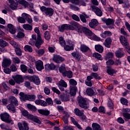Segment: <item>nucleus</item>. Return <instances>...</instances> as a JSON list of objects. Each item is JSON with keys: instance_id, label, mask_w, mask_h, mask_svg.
Segmentation results:
<instances>
[{"instance_id": "41", "label": "nucleus", "mask_w": 130, "mask_h": 130, "mask_svg": "<svg viewBox=\"0 0 130 130\" xmlns=\"http://www.w3.org/2000/svg\"><path fill=\"white\" fill-rule=\"evenodd\" d=\"M80 49L81 51H83V52H87V51L89 50V48L85 45H81Z\"/></svg>"}, {"instance_id": "44", "label": "nucleus", "mask_w": 130, "mask_h": 130, "mask_svg": "<svg viewBox=\"0 0 130 130\" xmlns=\"http://www.w3.org/2000/svg\"><path fill=\"white\" fill-rule=\"evenodd\" d=\"M27 108L30 110H32V111H36L37 110L36 106L32 105L30 104H27Z\"/></svg>"}, {"instance_id": "1", "label": "nucleus", "mask_w": 130, "mask_h": 130, "mask_svg": "<svg viewBox=\"0 0 130 130\" xmlns=\"http://www.w3.org/2000/svg\"><path fill=\"white\" fill-rule=\"evenodd\" d=\"M83 32L85 34L86 36H88V38L89 39H91V40H94L95 41H97L99 40V38L97 37L95 34H93L92 31L89 29V28L84 27L83 28Z\"/></svg>"}, {"instance_id": "26", "label": "nucleus", "mask_w": 130, "mask_h": 130, "mask_svg": "<svg viewBox=\"0 0 130 130\" xmlns=\"http://www.w3.org/2000/svg\"><path fill=\"white\" fill-rule=\"evenodd\" d=\"M45 70L48 71L49 70H55V65L54 64L51 63V64H47L45 66Z\"/></svg>"}, {"instance_id": "20", "label": "nucleus", "mask_w": 130, "mask_h": 130, "mask_svg": "<svg viewBox=\"0 0 130 130\" xmlns=\"http://www.w3.org/2000/svg\"><path fill=\"white\" fill-rule=\"evenodd\" d=\"M7 27L9 29V31L11 34H16V29L13 24L9 23L7 25Z\"/></svg>"}, {"instance_id": "38", "label": "nucleus", "mask_w": 130, "mask_h": 130, "mask_svg": "<svg viewBox=\"0 0 130 130\" xmlns=\"http://www.w3.org/2000/svg\"><path fill=\"white\" fill-rule=\"evenodd\" d=\"M92 126L93 130H102V128H101V126H100V125L96 123H92Z\"/></svg>"}, {"instance_id": "27", "label": "nucleus", "mask_w": 130, "mask_h": 130, "mask_svg": "<svg viewBox=\"0 0 130 130\" xmlns=\"http://www.w3.org/2000/svg\"><path fill=\"white\" fill-rule=\"evenodd\" d=\"M92 79V78L91 76H88L87 77V79L85 80V84L86 86H88V87H92V82L91 81V80Z\"/></svg>"}, {"instance_id": "22", "label": "nucleus", "mask_w": 130, "mask_h": 130, "mask_svg": "<svg viewBox=\"0 0 130 130\" xmlns=\"http://www.w3.org/2000/svg\"><path fill=\"white\" fill-rule=\"evenodd\" d=\"M71 120L72 121V122L73 123V124H74V125H76V126H77V127L79 129H83V128H82V127L81 126V125H80V124H79V123H78V122L77 121V120H76V119H75V118H74V117H71Z\"/></svg>"}, {"instance_id": "54", "label": "nucleus", "mask_w": 130, "mask_h": 130, "mask_svg": "<svg viewBox=\"0 0 130 130\" xmlns=\"http://www.w3.org/2000/svg\"><path fill=\"white\" fill-rule=\"evenodd\" d=\"M83 28L84 27H83V26L78 24V25L76 27V28L75 29H76V31H77V32H78V33H82Z\"/></svg>"}, {"instance_id": "49", "label": "nucleus", "mask_w": 130, "mask_h": 130, "mask_svg": "<svg viewBox=\"0 0 130 130\" xmlns=\"http://www.w3.org/2000/svg\"><path fill=\"white\" fill-rule=\"evenodd\" d=\"M107 73L109 74V75H110V76H112L114 73H115V71L114 70L112 69V68H109V67L107 66Z\"/></svg>"}, {"instance_id": "61", "label": "nucleus", "mask_w": 130, "mask_h": 130, "mask_svg": "<svg viewBox=\"0 0 130 130\" xmlns=\"http://www.w3.org/2000/svg\"><path fill=\"white\" fill-rule=\"evenodd\" d=\"M20 69L23 73H26L27 72V66L24 64L20 66Z\"/></svg>"}, {"instance_id": "17", "label": "nucleus", "mask_w": 130, "mask_h": 130, "mask_svg": "<svg viewBox=\"0 0 130 130\" xmlns=\"http://www.w3.org/2000/svg\"><path fill=\"white\" fill-rule=\"evenodd\" d=\"M102 21L104 22V23H106L107 25H113V24H114V20L112 19L103 18H102Z\"/></svg>"}, {"instance_id": "62", "label": "nucleus", "mask_w": 130, "mask_h": 130, "mask_svg": "<svg viewBox=\"0 0 130 130\" xmlns=\"http://www.w3.org/2000/svg\"><path fill=\"white\" fill-rule=\"evenodd\" d=\"M16 37H17V38H23L25 37V34H23V32L19 31V32L18 33V34H17Z\"/></svg>"}, {"instance_id": "2", "label": "nucleus", "mask_w": 130, "mask_h": 130, "mask_svg": "<svg viewBox=\"0 0 130 130\" xmlns=\"http://www.w3.org/2000/svg\"><path fill=\"white\" fill-rule=\"evenodd\" d=\"M35 32L38 34L37 35V40L35 43V46L39 49L41 47V45L43 44V40L41 39V36H40V31L38 27L35 28Z\"/></svg>"}, {"instance_id": "45", "label": "nucleus", "mask_w": 130, "mask_h": 130, "mask_svg": "<svg viewBox=\"0 0 130 130\" xmlns=\"http://www.w3.org/2000/svg\"><path fill=\"white\" fill-rule=\"evenodd\" d=\"M44 38L46 40L49 41L50 40V34L48 31H46L44 32Z\"/></svg>"}, {"instance_id": "53", "label": "nucleus", "mask_w": 130, "mask_h": 130, "mask_svg": "<svg viewBox=\"0 0 130 130\" xmlns=\"http://www.w3.org/2000/svg\"><path fill=\"white\" fill-rule=\"evenodd\" d=\"M19 95L20 96L21 98L23 99V100H27L28 94H25L24 92H20Z\"/></svg>"}, {"instance_id": "42", "label": "nucleus", "mask_w": 130, "mask_h": 130, "mask_svg": "<svg viewBox=\"0 0 130 130\" xmlns=\"http://www.w3.org/2000/svg\"><path fill=\"white\" fill-rule=\"evenodd\" d=\"M63 47L66 51H71V50H74V47L72 46H70L69 45H65Z\"/></svg>"}, {"instance_id": "59", "label": "nucleus", "mask_w": 130, "mask_h": 130, "mask_svg": "<svg viewBox=\"0 0 130 130\" xmlns=\"http://www.w3.org/2000/svg\"><path fill=\"white\" fill-rule=\"evenodd\" d=\"M17 21L19 23H21V24H24V23H26V20L22 16L19 17L17 18Z\"/></svg>"}, {"instance_id": "43", "label": "nucleus", "mask_w": 130, "mask_h": 130, "mask_svg": "<svg viewBox=\"0 0 130 130\" xmlns=\"http://www.w3.org/2000/svg\"><path fill=\"white\" fill-rule=\"evenodd\" d=\"M36 98V96L34 94L32 95H27V98L26 100H28V101H34Z\"/></svg>"}, {"instance_id": "24", "label": "nucleus", "mask_w": 130, "mask_h": 130, "mask_svg": "<svg viewBox=\"0 0 130 130\" xmlns=\"http://www.w3.org/2000/svg\"><path fill=\"white\" fill-rule=\"evenodd\" d=\"M38 112L42 115H45V116H48L50 114V112L47 110L41 109L38 110Z\"/></svg>"}, {"instance_id": "5", "label": "nucleus", "mask_w": 130, "mask_h": 130, "mask_svg": "<svg viewBox=\"0 0 130 130\" xmlns=\"http://www.w3.org/2000/svg\"><path fill=\"white\" fill-rule=\"evenodd\" d=\"M10 44L12 45L15 48V52L17 54V55H19V56H21L22 55V51H21V48H20V45L17 43V42L11 41H10Z\"/></svg>"}, {"instance_id": "6", "label": "nucleus", "mask_w": 130, "mask_h": 130, "mask_svg": "<svg viewBox=\"0 0 130 130\" xmlns=\"http://www.w3.org/2000/svg\"><path fill=\"white\" fill-rule=\"evenodd\" d=\"M40 10L42 12H44L45 15H49L50 17L53 15V12H54L52 8H46L45 6H42Z\"/></svg>"}, {"instance_id": "32", "label": "nucleus", "mask_w": 130, "mask_h": 130, "mask_svg": "<svg viewBox=\"0 0 130 130\" xmlns=\"http://www.w3.org/2000/svg\"><path fill=\"white\" fill-rule=\"evenodd\" d=\"M86 94L88 95V96H93V95H96V93L95 92H94V90L91 88H88L86 89Z\"/></svg>"}, {"instance_id": "18", "label": "nucleus", "mask_w": 130, "mask_h": 130, "mask_svg": "<svg viewBox=\"0 0 130 130\" xmlns=\"http://www.w3.org/2000/svg\"><path fill=\"white\" fill-rule=\"evenodd\" d=\"M9 101L11 104H14L15 106H18V100L15 96H9Z\"/></svg>"}, {"instance_id": "11", "label": "nucleus", "mask_w": 130, "mask_h": 130, "mask_svg": "<svg viewBox=\"0 0 130 130\" xmlns=\"http://www.w3.org/2000/svg\"><path fill=\"white\" fill-rule=\"evenodd\" d=\"M14 81L16 84H21V83L24 82V78L21 75H16L14 78Z\"/></svg>"}, {"instance_id": "33", "label": "nucleus", "mask_w": 130, "mask_h": 130, "mask_svg": "<svg viewBox=\"0 0 130 130\" xmlns=\"http://www.w3.org/2000/svg\"><path fill=\"white\" fill-rule=\"evenodd\" d=\"M80 18L83 23H87V20L86 19V18H88L89 17L88 15L83 13L80 15Z\"/></svg>"}, {"instance_id": "52", "label": "nucleus", "mask_w": 130, "mask_h": 130, "mask_svg": "<svg viewBox=\"0 0 130 130\" xmlns=\"http://www.w3.org/2000/svg\"><path fill=\"white\" fill-rule=\"evenodd\" d=\"M102 56L98 53H94L93 54V57H95V58H97V59H99L100 60H102V59H101Z\"/></svg>"}, {"instance_id": "56", "label": "nucleus", "mask_w": 130, "mask_h": 130, "mask_svg": "<svg viewBox=\"0 0 130 130\" xmlns=\"http://www.w3.org/2000/svg\"><path fill=\"white\" fill-rule=\"evenodd\" d=\"M36 51L38 55H39L40 56L41 55H43V54H44V53L45 52V51H44V49L37 50H36Z\"/></svg>"}, {"instance_id": "35", "label": "nucleus", "mask_w": 130, "mask_h": 130, "mask_svg": "<svg viewBox=\"0 0 130 130\" xmlns=\"http://www.w3.org/2000/svg\"><path fill=\"white\" fill-rule=\"evenodd\" d=\"M22 28H23L24 30H27L28 31H32V29H33L32 26L29 24H23Z\"/></svg>"}, {"instance_id": "57", "label": "nucleus", "mask_w": 130, "mask_h": 130, "mask_svg": "<svg viewBox=\"0 0 130 130\" xmlns=\"http://www.w3.org/2000/svg\"><path fill=\"white\" fill-rule=\"evenodd\" d=\"M66 77H68V78H69L71 79L73 77V72L71 71H66Z\"/></svg>"}, {"instance_id": "7", "label": "nucleus", "mask_w": 130, "mask_h": 130, "mask_svg": "<svg viewBox=\"0 0 130 130\" xmlns=\"http://www.w3.org/2000/svg\"><path fill=\"white\" fill-rule=\"evenodd\" d=\"M91 8L96 16H98L99 17H102L103 13H102L101 9L95 6H92Z\"/></svg>"}, {"instance_id": "39", "label": "nucleus", "mask_w": 130, "mask_h": 130, "mask_svg": "<svg viewBox=\"0 0 130 130\" xmlns=\"http://www.w3.org/2000/svg\"><path fill=\"white\" fill-rule=\"evenodd\" d=\"M59 71L60 73H61L63 77H66V72H67V70L66 69V67L64 66H61L59 69Z\"/></svg>"}, {"instance_id": "9", "label": "nucleus", "mask_w": 130, "mask_h": 130, "mask_svg": "<svg viewBox=\"0 0 130 130\" xmlns=\"http://www.w3.org/2000/svg\"><path fill=\"white\" fill-rule=\"evenodd\" d=\"M53 60L56 63H60V62L64 61V58L58 55H54Z\"/></svg>"}, {"instance_id": "51", "label": "nucleus", "mask_w": 130, "mask_h": 130, "mask_svg": "<svg viewBox=\"0 0 130 130\" xmlns=\"http://www.w3.org/2000/svg\"><path fill=\"white\" fill-rule=\"evenodd\" d=\"M24 50L25 51H28L29 52H32V51H33V49H32V47L29 45L25 46Z\"/></svg>"}, {"instance_id": "63", "label": "nucleus", "mask_w": 130, "mask_h": 130, "mask_svg": "<svg viewBox=\"0 0 130 130\" xmlns=\"http://www.w3.org/2000/svg\"><path fill=\"white\" fill-rule=\"evenodd\" d=\"M21 17L26 21L30 17V15L27 13H23L21 15Z\"/></svg>"}, {"instance_id": "31", "label": "nucleus", "mask_w": 130, "mask_h": 130, "mask_svg": "<svg viewBox=\"0 0 130 130\" xmlns=\"http://www.w3.org/2000/svg\"><path fill=\"white\" fill-rule=\"evenodd\" d=\"M59 29L60 32H63L64 30H68V29L70 30L69 24H63L59 28Z\"/></svg>"}, {"instance_id": "10", "label": "nucleus", "mask_w": 130, "mask_h": 130, "mask_svg": "<svg viewBox=\"0 0 130 130\" xmlns=\"http://www.w3.org/2000/svg\"><path fill=\"white\" fill-rule=\"evenodd\" d=\"M28 119H30V120H32L34 122H36V123H38V124H41V121L38 119V118L35 116H34L31 114H29L27 116Z\"/></svg>"}, {"instance_id": "58", "label": "nucleus", "mask_w": 130, "mask_h": 130, "mask_svg": "<svg viewBox=\"0 0 130 130\" xmlns=\"http://www.w3.org/2000/svg\"><path fill=\"white\" fill-rule=\"evenodd\" d=\"M120 102L123 105H126L127 106V103L128 102L127 101V100L125 98H121L120 99Z\"/></svg>"}, {"instance_id": "60", "label": "nucleus", "mask_w": 130, "mask_h": 130, "mask_svg": "<svg viewBox=\"0 0 130 130\" xmlns=\"http://www.w3.org/2000/svg\"><path fill=\"white\" fill-rule=\"evenodd\" d=\"M70 85L71 86H77V81L73 79H71L69 81Z\"/></svg>"}, {"instance_id": "15", "label": "nucleus", "mask_w": 130, "mask_h": 130, "mask_svg": "<svg viewBox=\"0 0 130 130\" xmlns=\"http://www.w3.org/2000/svg\"><path fill=\"white\" fill-rule=\"evenodd\" d=\"M69 24V30H75L77 26H79V23L76 21H71Z\"/></svg>"}, {"instance_id": "47", "label": "nucleus", "mask_w": 130, "mask_h": 130, "mask_svg": "<svg viewBox=\"0 0 130 130\" xmlns=\"http://www.w3.org/2000/svg\"><path fill=\"white\" fill-rule=\"evenodd\" d=\"M113 53L108 52L105 56V59L106 60H107L108 59H109V58H113Z\"/></svg>"}, {"instance_id": "50", "label": "nucleus", "mask_w": 130, "mask_h": 130, "mask_svg": "<svg viewBox=\"0 0 130 130\" xmlns=\"http://www.w3.org/2000/svg\"><path fill=\"white\" fill-rule=\"evenodd\" d=\"M74 112L78 116H80V115H82L83 114V112L80 110L78 108L75 109Z\"/></svg>"}, {"instance_id": "21", "label": "nucleus", "mask_w": 130, "mask_h": 130, "mask_svg": "<svg viewBox=\"0 0 130 130\" xmlns=\"http://www.w3.org/2000/svg\"><path fill=\"white\" fill-rule=\"evenodd\" d=\"M122 49H123L120 48L116 51L115 54L117 57L120 58L124 56V53L122 51Z\"/></svg>"}, {"instance_id": "36", "label": "nucleus", "mask_w": 130, "mask_h": 130, "mask_svg": "<svg viewBox=\"0 0 130 130\" xmlns=\"http://www.w3.org/2000/svg\"><path fill=\"white\" fill-rule=\"evenodd\" d=\"M58 86H60L61 87L67 88L68 87V84H67V82H66L64 80L61 79L60 81L58 82Z\"/></svg>"}, {"instance_id": "55", "label": "nucleus", "mask_w": 130, "mask_h": 130, "mask_svg": "<svg viewBox=\"0 0 130 130\" xmlns=\"http://www.w3.org/2000/svg\"><path fill=\"white\" fill-rule=\"evenodd\" d=\"M72 56H74L76 59L79 60L80 58H81V56L79 54L77 53L76 52H73L72 53Z\"/></svg>"}, {"instance_id": "40", "label": "nucleus", "mask_w": 130, "mask_h": 130, "mask_svg": "<svg viewBox=\"0 0 130 130\" xmlns=\"http://www.w3.org/2000/svg\"><path fill=\"white\" fill-rule=\"evenodd\" d=\"M59 44L62 47H63V46H64V45H66V41H64L62 37H60L59 38Z\"/></svg>"}, {"instance_id": "30", "label": "nucleus", "mask_w": 130, "mask_h": 130, "mask_svg": "<svg viewBox=\"0 0 130 130\" xmlns=\"http://www.w3.org/2000/svg\"><path fill=\"white\" fill-rule=\"evenodd\" d=\"M95 49L96 50V51L100 52V53H102L104 50V48L101 45H96L95 46Z\"/></svg>"}, {"instance_id": "19", "label": "nucleus", "mask_w": 130, "mask_h": 130, "mask_svg": "<svg viewBox=\"0 0 130 130\" xmlns=\"http://www.w3.org/2000/svg\"><path fill=\"white\" fill-rule=\"evenodd\" d=\"M111 42H112V40L110 38H107L105 40V42H104V45L107 48H110V46H111Z\"/></svg>"}, {"instance_id": "37", "label": "nucleus", "mask_w": 130, "mask_h": 130, "mask_svg": "<svg viewBox=\"0 0 130 130\" xmlns=\"http://www.w3.org/2000/svg\"><path fill=\"white\" fill-rule=\"evenodd\" d=\"M88 77H91L92 79L93 78H94V79H95V80H101V77L99 76V75H98V74L96 73H92L91 74V75L88 76Z\"/></svg>"}, {"instance_id": "29", "label": "nucleus", "mask_w": 130, "mask_h": 130, "mask_svg": "<svg viewBox=\"0 0 130 130\" xmlns=\"http://www.w3.org/2000/svg\"><path fill=\"white\" fill-rule=\"evenodd\" d=\"M7 109L8 110H10V111H12L13 113H15L16 112V108L15 107V106L13 105V104H10L7 106Z\"/></svg>"}, {"instance_id": "34", "label": "nucleus", "mask_w": 130, "mask_h": 130, "mask_svg": "<svg viewBox=\"0 0 130 130\" xmlns=\"http://www.w3.org/2000/svg\"><path fill=\"white\" fill-rule=\"evenodd\" d=\"M70 94L72 96H75L76 95L77 92V87L74 86L72 87V86H70Z\"/></svg>"}, {"instance_id": "14", "label": "nucleus", "mask_w": 130, "mask_h": 130, "mask_svg": "<svg viewBox=\"0 0 130 130\" xmlns=\"http://www.w3.org/2000/svg\"><path fill=\"white\" fill-rule=\"evenodd\" d=\"M29 80L31 82H34L36 85H40V79L37 76H33L30 77Z\"/></svg>"}, {"instance_id": "23", "label": "nucleus", "mask_w": 130, "mask_h": 130, "mask_svg": "<svg viewBox=\"0 0 130 130\" xmlns=\"http://www.w3.org/2000/svg\"><path fill=\"white\" fill-rule=\"evenodd\" d=\"M9 3L10 4V7L12 10H16V8L18 7V4L15 2L14 1L10 0Z\"/></svg>"}, {"instance_id": "48", "label": "nucleus", "mask_w": 130, "mask_h": 130, "mask_svg": "<svg viewBox=\"0 0 130 130\" xmlns=\"http://www.w3.org/2000/svg\"><path fill=\"white\" fill-rule=\"evenodd\" d=\"M19 4L23 6L24 8H28L29 7V3L25 0H22Z\"/></svg>"}, {"instance_id": "25", "label": "nucleus", "mask_w": 130, "mask_h": 130, "mask_svg": "<svg viewBox=\"0 0 130 130\" xmlns=\"http://www.w3.org/2000/svg\"><path fill=\"white\" fill-rule=\"evenodd\" d=\"M120 41L122 45H124V46H126V45H128V43L127 42V41L126 40V39L125 37L123 36H121L120 37Z\"/></svg>"}, {"instance_id": "28", "label": "nucleus", "mask_w": 130, "mask_h": 130, "mask_svg": "<svg viewBox=\"0 0 130 130\" xmlns=\"http://www.w3.org/2000/svg\"><path fill=\"white\" fill-rule=\"evenodd\" d=\"M60 98L62 101H70V95L67 94L60 95Z\"/></svg>"}, {"instance_id": "16", "label": "nucleus", "mask_w": 130, "mask_h": 130, "mask_svg": "<svg viewBox=\"0 0 130 130\" xmlns=\"http://www.w3.org/2000/svg\"><path fill=\"white\" fill-rule=\"evenodd\" d=\"M98 21L96 20V19H92L91 20V22L89 23V26L90 27V28H92V29H94V28H95L96 26H98Z\"/></svg>"}, {"instance_id": "8", "label": "nucleus", "mask_w": 130, "mask_h": 130, "mask_svg": "<svg viewBox=\"0 0 130 130\" xmlns=\"http://www.w3.org/2000/svg\"><path fill=\"white\" fill-rule=\"evenodd\" d=\"M18 126L19 130H29L28 123L26 122H23L22 123L21 122L18 123Z\"/></svg>"}, {"instance_id": "12", "label": "nucleus", "mask_w": 130, "mask_h": 130, "mask_svg": "<svg viewBox=\"0 0 130 130\" xmlns=\"http://www.w3.org/2000/svg\"><path fill=\"white\" fill-rule=\"evenodd\" d=\"M11 59L7 58H4L2 62V67L3 68H7V67H10L11 66Z\"/></svg>"}, {"instance_id": "13", "label": "nucleus", "mask_w": 130, "mask_h": 130, "mask_svg": "<svg viewBox=\"0 0 130 130\" xmlns=\"http://www.w3.org/2000/svg\"><path fill=\"white\" fill-rule=\"evenodd\" d=\"M36 67L38 71H42V70L44 69V67H43V62L40 60H38L36 63Z\"/></svg>"}, {"instance_id": "4", "label": "nucleus", "mask_w": 130, "mask_h": 130, "mask_svg": "<svg viewBox=\"0 0 130 130\" xmlns=\"http://www.w3.org/2000/svg\"><path fill=\"white\" fill-rule=\"evenodd\" d=\"M0 117L2 121H5L7 123H11V124H14V122L11 119H10V115L8 113H4L1 114Z\"/></svg>"}, {"instance_id": "46", "label": "nucleus", "mask_w": 130, "mask_h": 130, "mask_svg": "<svg viewBox=\"0 0 130 130\" xmlns=\"http://www.w3.org/2000/svg\"><path fill=\"white\" fill-rule=\"evenodd\" d=\"M8 43L4 41V40L0 39V46L1 47H6V46H8Z\"/></svg>"}, {"instance_id": "64", "label": "nucleus", "mask_w": 130, "mask_h": 130, "mask_svg": "<svg viewBox=\"0 0 130 130\" xmlns=\"http://www.w3.org/2000/svg\"><path fill=\"white\" fill-rule=\"evenodd\" d=\"M46 102L47 104H48V105H53V102L52 101V100L51 98H48L46 99Z\"/></svg>"}, {"instance_id": "3", "label": "nucleus", "mask_w": 130, "mask_h": 130, "mask_svg": "<svg viewBox=\"0 0 130 130\" xmlns=\"http://www.w3.org/2000/svg\"><path fill=\"white\" fill-rule=\"evenodd\" d=\"M77 100L80 107L84 109H88L89 108V106L87 105V101L84 98L78 96Z\"/></svg>"}]
</instances>
